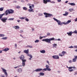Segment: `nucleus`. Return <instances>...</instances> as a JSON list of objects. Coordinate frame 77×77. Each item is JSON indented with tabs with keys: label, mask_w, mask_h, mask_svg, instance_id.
<instances>
[{
	"label": "nucleus",
	"mask_w": 77,
	"mask_h": 77,
	"mask_svg": "<svg viewBox=\"0 0 77 77\" xmlns=\"http://www.w3.org/2000/svg\"><path fill=\"white\" fill-rule=\"evenodd\" d=\"M20 60H22V66H25V62H26V60L25 59H24L25 58V57L23 55H21L19 57Z\"/></svg>",
	"instance_id": "f257e3e1"
},
{
	"label": "nucleus",
	"mask_w": 77,
	"mask_h": 77,
	"mask_svg": "<svg viewBox=\"0 0 77 77\" xmlns=\"http://www.w3.org/2000/svg\"><path fill=\"white\" fill-rule=\"evenodd\" d=\"M55 39L54 38H45L42 40V41L45 42H46L49 43L51 44V41H53Z\"/></svg>",
	"instance_id": "f03ea898"
},
{
	"label": "nucleus",
	"mask_w": 77,
	"mask_h": 77,
	"mask_svg": "<svg viewBox=\"0 0 77 77\" xmlns=\"http://www.w3.org/2000/svg\"><path fill=\"white\" fill-rule=\"evenodd\" d=\"M14 13V11L11 9L7 10L5 11V14L6 15H7L8 14H12Z\"/></svg>",
	"instance_id": "7ed1b4c3"
},
{
	"label": "nucleus",
	"mask_w": 77,
	"mask_h": 77,
	"mask_svg": "<svg viewBox=\"0 0 77 77\" xmlns=\"http://www.w3.org/2000/svg\"><path fill=\"white\" fill-rule=\"evenodd\" d=\"M44 14L45 15V17L46 18H48V17H50L53 16L52 14L47 13L46 12L44 13Z\"/></svg>",
	"instance_id": "20e7f679"
},
{
	"label": "nucleus",
	"mask_w": 77,
	"mask_h": 77,
	"mask_svg": "<svg viewBox=\"0 0 77 77\" xmlns=\"http://www.w3.org/2000/svg\"><path fill=\"white\" fill-rule=\"evenodd\" d=\"M48 2L51 3L52 4H54L55 2L54 1L51 2V0H43V3L45 4H47Z\"/></svg>",
	"instance_id": "39448f33"
},
{
	"label": "nucleus",
	"mask_w": 77,
	"mask_h": 77,
	"mask_svg": "<svg viewBox=\"0 0 77 77\" xmlns=\"http://www.w3.org/2000/svg\"><path fill=\"white\" fill-rule=\"evenodd\" d=\"M53 19L55 21L57 22L59 25H62L63 24L61 23L60 20H58L56 18H55L54 17L53 18Z\"/></svg>",
	"instance_id": "423d86ee"
},
{
	"label": "nucleus",
	"mask_w": 77,
	"mask_h": 77,
	"mask_svg": "<svg viewBox=\"0 0 77 77\" xmlns=\"http://www.w3.org/2000/svg\"><path fill=\"white\" fill-rule=\"evenodd\" d=\"M1 69L3 71V72H4L5 75L6 76H7L8 75V73L7 72V71L6 70L4 69V68H1Z\"/></svg>",
	"instance_id": "0eeeda50"
},
{
	"label": "nucleus",
	"mask_w": 77,
	"mask_h": 77,
	"mask_svg": "<svg viewBox=\"0 0 77 77\" xmlns=\"http://www.w3.org/2000/svg\"><path fill=\"white\" fill-rule=\"evenodd\" d=\"M69 71L70 72H72L74 71V70L73 69H72V68H73L74 69H75V67H69Z\"/></svg>",
	"instance_id": "6e6552de"
},
{
	"label": "nucleus",
	"mask_w": 77,
	"mask_h": 77,
	"mask_svg": "<svg viewBox=\"0 0 77 77\" xmlns=\"http://www.w3.org/2000/svg\"><path fill=\"white\" fill-rule=\"evenodd\" d=\"M67 54V53L66 52H65V51H63L62 52L61 54H59V56H61V57H63V56H64L65 55V54Z\"/></svg>",
	"instance_id": "1a4fd4ad"
},
{
	"label": "nucleus",
	"mask_w": 77,
	"mask_h": 77,
	"mask_svg": "<svg viewBox=\"0 0 77 77\" xmlns=\"http://www.w3.org/2000/svg\"><path fill=\"white\" fill-rule=\"evenodd\" d=\"M8 18L5 17H4L1 19V20H2V21L3 22V23H5L6 22V20H7Z\"/></svg>",
	"instance_id": "9d476101"
},
{
	"label": "nucleus",
	"mask_w": 77,
	"mask_h": 77,
	"mask_svg": "<svg viewBox=\"0 0 77 77\" xmlns=\"http://www.w3.org/2000/svg\"><path fill=\"white\" fill-rule=\"evenodd\" d=\"M29 8L31 9H29L28 10V11L29 12H33L34 11H33V9L32 8V6L30 5L29 6Z\"/></svg>",
	"instance_id": "9b49d317"
},
{
	"label": "nucleus",
	"mask_w": 77,
	"mask_h": 77,
	"mask_svg": "<svg viewBox=\"0 0 77 77\" xmlns=\"http://www.w3.org/2000/svg\"><path fill=\"white\" fill-rule=\"evenodd\" d=\"M52 57L54 59H59V57L58 55H53V56Z\"/></svg>",
	"instance_id": "f8f14e48"
},
{
	"label": "nucleus",
	"mask_w": 77,
	"mask_h": 77,
	"mask_svg": "<svg viewBox=\"0 0 77 77\" xmlns=\"http://www.w3.org/2000/svg\"><path fill=\"white\" fill-rule=\"evenodd\" d=\"M49 66H48V65H46V68L47 69V71H51V69H50V68H49Z\"/></svg>",
	"instance_id": "ddd939ff"
},
{
	"label": "nucleus",
	"mask_w": 77,
	"mask_h": 77,
	"mask_svg": "<svg viewBox=\"0 0 77 77\" xmlns=\"http://www.w3.org/2000/svg\"><path fill=\"white\" fill-rule=\"evenodd\" d=\"M73 32H67V34H68V35L69 36H71L72 35Z\"/></svg>",
	"instance_id": "4468645a"
},
{
	"label": "nucleus",
	"mask_w": 77,
	"mask_h": 77,
	"mask_svg": "<svg viewBox=\"0 0 77 77\" xmlns=\"http://www.w3.org/2000/svg\"><path fill=\"white\" fill-rule=\"evenodd\" d=\"M42 69H36L35 70V71L36 72H40L41 71H42Z\"/></svg>",
	"instance_id": "2eb2a0df"
},
{
	"label": "nucleus",
	"mask_w": 77,
	"mask_h": 77,
	"mask_svg": "<svg viewBox=\"0 0 77 77\" xmlns=\"http://www.w3.org/2000/svg\"><path fill=\"white\" fill-rule=\"evenodd\" d=\"M24 52L26 53V54H28L29 53V49H28L27 50H24Z\"/></svg>",
	"instance_id": "dca6fc26"
},
{
	"label": "nucleus",
	"mask_w": 77,
	"mask_h": 77,
	"mask_svg": "<svg viewBox=\"0 0 77 77\" xmlns=\"http://www.w3.org/2000/svg\"><path fill=\"white\" fill-rule=\"evenodd\" d=\"M22 69H19L18 70H17V72L21 73L22 71Z\"/></svg>",
	"instance_id": "f3484780"
},
{
	"label": "nucleus",
	"mask_w": 77,
	"mask_h": 77,
	"mask_svg": "<svg viewBox=\"0 0 77 77\" xmlns=\"http://www.w3.org/2000/svg\"><path fill=\"white\" fill-rule=\"evenodd\" d=\"M14 28L16 29H20V27L18 26H14Z\"/></svg>",
	"instance_id": "a211bd4d"
},
{
	"label": "nucleus",
	"mask_w": 77,
	"mask_h": 77,
	"mask_svg": "<svg viewBox=\"0 0 77 77\" xmlns=\"http://www.w3.org/2000/svg\"><path fill=\"white\" fill-rule=\"evenodd\" d=\"M69 4L71 5V6H75V3H69Z\"/></svg>",
	"instance_id": "6ab92c4d"
},
{
	"label": "nucleus",
	"mask_w": 77,
	"mask_h": 77,
	"mask_svg": "<svg viewBox=\"0 0 77 77\" xmlns=\"http://www.w3.org/2000/svg\"><path fill=\"white\" fill-rule=\"evenodd\" d=\"M9 50V48H5V49L4 50V51H5L6 52L7 51H8Z\"/></svg>",
	"instance_id": "aec40b11"
},
{
	"label": "nucleus",
	"mask_w": 77,
	"mask_h": 77,
	"mask_svg": "<svg viewBox=\"0 0 77 77\" xmlns=\"http://www.w3.org/2000/svg\"><path fill=\"white\" fill-rule=\"evenodd\" d=\"M40 52H41V53H45V50H43L41 51H40Z\"/></svg>",
	"instance_id": "412c9836"
},
{
	"label": "nucleus",
	"mask_w": 77,
	"mask_h": 77,
	"mask_svg": "<svg viewBox=\"0 0 77 77\" xmlns=\"http://www.w3.org/2000/svg\"><path fill=\"white\" fill-rule=\"evenodd\" d=\"M5 14V13H4L2 14H0V19L2 17V16Z\"/></svg>",
	"instance_id": "4be33fe9"
},
{
	"label": "nucleus",
	"mask_w": 77,
	"mask_h": 77,
	"mask_svg": "<svg viewBox=\"0 0 77 77\" xmlns=\"http://www.w3.org/2000/svg\"><path fill=\"white\" fill-rule=\"evenodd\" d=\"M68 12H66L65 14H63V15L64 16H66L68 15Z\"/></svg>",
	"instance_id": "5701e85b"
},
{
	"label": "nucleus",
	"mask_w": 77,
	"mask_h": 77,
	"mask_svg": "<svg viewBox=\"0 0 77 77\" xmlns=\"http://www.w3.org/2000/svg\"><path fill=\"white\" fill-rule=\"evenodd\" d=\"M47 37V36H42H42H40V37H39V38H40V39H42L43 38H45V37Z\"/></svg>",
	"instance_id": "b1692460"
},
{
	"label": "nucleus",
	"mask_w": 77,
	"mask_h": 77,
	"mask_svg": "<svg viewBox=\"0 0 77 77\" xmlns=\"http://www.w3.org/2000/svg\"><path fill=\"white\" fill-rule=\"evenodd\" d=\"M8 38L7 37H4L1 38V39L3 40H6Z\"/></svg>",
	"instance_id": "393cba45"
},
{
	"label": "nucleus",
	"mask_w": 77,
	"mask_h": 77,
	"mask_svg": "<svg viewBox=\"0 0 77 77\" xmlns=\"http://www.w3.org/2000/svg\"><path fill=\"white\" fill-rule=\"evenodd\" d=\"M5 35L3 34H0V37H4Z\"/></svg>",
	"instance_id": "a878e982"
},
{
	"label": "nucleus",
	"mask_w": 77,
	"mask_h": 77,
	"mask_svg": "<svg viewBox=\"0 0 77 77\" xmlns=\"http://www.w3.org/2000/svg\"><path fill=\"white\" fill-rule=\"evenodd\" d=\"M14 19V18H9L8 19V20L9 21H11V20H13Z\"/></svg>",
	"instance_id": "bb28decb"
},
{
	"label": "nucleus",
	"mask_w": 77,
	"mask_h": 77,
	"mask_svg": "<svg viewBox=\"0 0 77 77\" xmlns=\"http://www.w3.org/2000/svg\"><path fill=\"white\" fill-rule=\"evenodd\" d=\"M76 61V59L75 58H73V61H72L73 62H75Z\"/></svg>",
	"instance_id": "cd10ccee"
},
{
	"label": "nucleus",
	"mask_w": 77,
	"mask_h": 77,
	"mask_svg": "<svg viewBox=\"0 0 77 77\" xmlns=\"http://www.w3.org/2000/svg\"><path fill=\"white\" fill-rule=\"evenodd\" d=\"M71 22V20H68L67 22V24H68L69 23H70Z\"/></svg>",
	"instance_id": "c85d7f7f"
},
{
	"label": "nucleus",
	"mask_w": 77,
	"mask_h": 77,
	"mask_svg": "<svg viewBox=\"0 0 77 77\" xmlns=\"http://www.w3.org/2000/svg\"><path fill=\"white\" fill-rule=\"evenodd\" d=\"M4 8L3 7H2L0 8V11H2L3 10Z\"/></svg>",
	"instance_id": "c756f323"
},
{
	"label": "nucleus",
	"mask_w": 77,
	"mask_h": 77,
	"mask_svg": "<svg viewBox=\"0 0 77 77\" xmlns=\"http://www.w3.org/2000/svg\"><path fill=\"white\" fill-rule=\"evenodd\" d=\"M73 33L76 34H77V30H75V31H74L73 32Z\"/></svg>",
	"instance_id": "7c9ffc66"
},
{
	"label": "nucleus",
	"mask_w": 77,
	"mask_h": 77,
	"mask_svg": "<svg viewBox=\"0 0 77 77\" xmlns=\"http://www.w3.org/2000/svg\"><path fill=\"white\" fill-rule=\"evenodd\" d=\"M23 9L24 10H27V8L26 7H24L23 8Z\"/></svg>",
	"instance_id": "2f4dec72"
},
{
	"label": "nucleus",
	"mask_w": 77,
	"mask_h": 77,
	"mask_svg": "<svg viewBox=\"0 0 77 77\" xmlns=\"http://www.w3.org/2000/svg\"><path fill=\"white\" fill-rule=\"evenodd\" d=\"M62 24L67 25V22H63Z\"/></svg>",
	"instance_id": "473e14b6"
},
{
	"label": "nucleus",
	"mask_w": 77,
	"mask_h": 77,
	"mask_svg": "<svg viewBox=\"0 0 77 77\" xmlns=\"http://www.w3.org/2000/svg\"><path fill=\"white\" fill-rule=\"evenodd\" d=\"M40 75H41L42 76L44 75V73H42V72H41V73H40Z\"/></svg>",
	"instance_id": "72a5a7b5"
},
{
	"label": "nucleus",
	"mask_w": 77,
	"mask_h": 77,
	"mask_svg": "<svg viewBox=\"0 0 77 77\" xmlns=\"http://www.w3.org/2000/svg\"><path fill=\"white\" fill-rule=\"evenodd\" d=\"M69 11L70 12H72L73 11V9L72 8L69 9Z\"/></svg>",
	"instance_id": "f704fd0d"
},
{
	"label": "nucleus",
	"mask_w": 77,
	"mask_h": 77,
	"mask_svg": "<svg viewBox=\"0 0 77 77\" xmlns=\"http://www.w3.org/2000/svg\"><path fill=\"white\" fill-rule=\"evenodd\" d=\"M39 40H36V41H35V43H38V42H39Z\"/></svg>",
	"instance_id": "c9c22d12"
},
{
	"label": "nucleus",
	"mask_w": 77,
	"mask_h": 77,
	"mask_svg": "<svg viewBox=\"0 0 77 77\" xmlns=\"http://www.w3.org/2000/svg\"><path fill=\"white\" fill-rule=\"evenodd\" d=\"M27 47H29V48H33V47L32 46H30L29 45H28Z\"/></svg>",
	"instance_id": "e433bc0d"
},
{
	"label": "nucleus",
	"mask_w": 77,
	"mask_h": 77,
	"mask_svg": "<svg viewBox=\"0 0 77 77\" xmlns=\"http://www.w3.org/2000/svg\"><path fill=\"white\" fill-rule=\"evenodd\" d=\"M74 48V47L72 45H71V46L69 47V48Z\"/></svg>",
	"instance_id": "4c0bfd02"
},
{
	"label": "nucleus",
	"mask_w": 77,
	"mask_h": 77,
	"mask_svg": "<svg viewBox=\"0 0 77 77\" xmlns=\"http://www.w3.org/2000/svg\"><path fill=\"white\" fill-rule=\"evenodd\" d=\"M57 44H54L53 45V46L54 47L56 46H57Z\"/></svg>",
	"instance_id": "58836bf2"
},
{
	"label": "nucleus",
	"mask_w": 77,
	"mask_h": 77,
	"mask_svg": "<svg viewBox=\"0 0 77 77\" xmlns=\"http://www.w3.org/2000/svg\"><path fill=\"white\" fill-rule=\"evenodd\" d=\"M20 19L21 20H23L24 17H20Z\"/></svg>",
	"instance_id": "ea45409f"
},
{
	"label": "nucleus",
	"mask_w": 77,
	"mask_h": 77,
	"mask_svg": "<svg viewBox=\"0 0 77 77\" xmlns=\"http://www.w3.org/2000/svg\"><path fill=\"white\" fill-rule=\"evenodd\" d=\"M16 8L17 9H19L20 8V6H17V7H16Z\"/></svg>",
	"instance_id": "a19ab883"
},
{
	"label": "nucleus",
	"mask_w": 77,
	"mask_h": 77,
	"mask_svg": "<svg viewBox=\"0 0 77 77\" xmlns=\"http://www.w3.org/2000/svg\"><path fill=\"white\" fill-rule=\"evenodd\" d=\"M25 20L27 21V22H28L29 21V20L28 18H26V19H25Z\"/></svg>",
	"instance_id": "79ce46f5"
},
{
	"label": "nucleus",
	"mask_w": 77,
	"mask_h": 77,
	"mask_svg": "<svg viewBox=\"0 0 77 77\" xmlns=\"http://www.w3.org/2000/svg\"><path fill=\"white\" fill-rule=\"evenodd\" d=\"M20 67V66H17L16 67H14V68L15 69H17L18 68H19Z\"/></svg>",
	"instance_id": "37998d69"
},
{
	"label": "nucleus",
	"mask_w": 77,
	"mask_h": 77,
	"mask_svg": "<svg viewBox=\"0 0 77 77\" xmlns=\"http://www.w3.org/2000/svg\"><path fill=\"white\" fill-rule=\"evenodd\" d=\"M43 70H45V71H46L47 70V69H46V68L45 69H43Z\"/></svg>",
	"instance_id": "c03bdc74"
},
{
	"label": "nucleus",
	"mask_w": 77,
	"mask_h": 77,
	"mask_svg": "<svg viewBox=\"0 0 77 77\" xmlns=\"http://www.w3.org/2000/svg\"><path fill=\"white\" fill-rule=\"evenodd\" d=\"M20 33H22L23 32V30H20Z\"/></svg>",
	"instance_id": "a18cd8bd"
},
{
	"label": "nucleus",
	"mask_w": 77,
	"mask_h": 77,
	"mask_svg": "<svg viewBox=\"0 0 77 77\" xmlns=\"http://www.w3.org/2000/svg\"><path fill=\"white\" fill-rule=\"evenodd\" d=\"M50 35V33L48 32V33H47V35Z\"/></svg>",
	"instance_id": "49530a36"
},
{
	"label": "nucleus",
	"mask_w": 77,
	"mask_h": 77,
	"mask_svg": "<svg viewBox=\"0 0 77 77\" xmlns=\"http://www.w3.org/2000/svg\"><path fill=\"white\" fill-rule=\"evenodd\" d=\"M61 39L60 38H58V39H56V41H60Z\"/></svg>",
	"instance_id": "de8ad7c7"
},
{
	"label": "nucleus",
	"mask_w": 77,
	"mask_h": 77,
	"mask_svg": "<svg viewBox=\"0 0 77 77\" xmlns=\"http://www.w3.org/2000/svg\"><path fill=\"white\" fill-rule=\"evenodd\" d=\"M29 57H30V58H32V56L31 55H30Z\"/></svg>",
	"instance_id": "09e8293b"
},
{
	"label": "nucleus",
	"mask_w": 77,
	"mask_h": 77,
	"mask_svg": "<svg viewBox=\"0 0 77 77\" xmlns=\"http://www.w3.org/2000/svg\"><path fill=\"white\" fill-rule=\"evenodd\" d=\"M69 63H71L72 62V61L71 60H69Z\"/></svg>",
	"instance_id": "8fccbe9b"
},
{
	"label": "nucleus",
	"mask_w": 77,
	"mask_h": 77,
	"mask_svg": "<svg viewBox=\"0 0 77 77\" xmlns=\"http://www.w3.org/2000/svg\"><path fill=\"white\" fill-rule=\"evenodd\" d=\"M58 2H61V0H57Z\"/></svg>",
	"instance_id": "3c124183"
},
{
	"label": "nucleus",
	"mask_w": 77,
	"mask_h": 77,
	"mask_svg": "<svg viewBox=\"0 0 77 77\" xmlns=\"http://www.w3.org/2000/svg\"><path fill=\"white\" fill-rule=\"evenodd\" d=\"M74 48L77 49V46H74Z\"/></svg>",
	"instance_id": "603ef678"
},
{
	"label": "nucleus",
	"mask_w": 77,
	"mask_h": 77,
	"mask_svg": "<svg viewBox=\"0 0 77 77\" xmlns=\"http://www.w3.org/2000/svg\"><path fill=\"white\" fill-rule=\"evenodd\" d=\"M47 63L48 64V65H49V63L48 61H47Z\"/></svg>",
	"instance_id": "864d4df0"
},
{
	"label": "nucleus",
	"mask_w": 77,
	"mask_h": 77,
	"mask_svg": "<svg viewBox=\"0 0 77 77\" xmlns=\"http://www.w3.org/2000/svg\"><path fill=\"white\" fill-rule=\"evenodd\" d=\"M32 8H34V5L33 4H32Z\"/></svg>",
	"instance_id": "5fc2aeb1"
},
{
	"label": "nucleus",
	"mask_w": 77,
	"mask_h": 77,
	"mask_svg": "<svg viewBox=\"0 0 77 77\" xmlns=\"http://www.w3.org/2000/svg\"><path fill=\"white\" fill-rule=\"evenodd\" d=\"M75 22L77 21V18H76L75 20Z\"/></svg>",
	"instance_id": "6e6d98bb"
},
{
	"label": "nucleus",
	"mask_w": 77,
	"mask_h": 77,
	"mask_svg": "<svg viewBox=\"0 0 77 77\" xmlns=\"http://www.w3.org/2000/svg\"><path fill=\"white\" fill-rule=\"evenodd\" d=\"M27 18H26V17H24V19H26Z\"/></svg>",
	"instance_id": "4d7b16f0"
},
{
	"label": "nucleus",
	"mask_w": 77,
	"mask_h": 77,
	"mask_svg": "<svg viewBox=\"0 0 77 77\" xmlns=\"http://www.w3.org/2000/svg\"><path fill=\"white\" fill-rule=\"evenodd\" d=\"M20 36L21 37H22L23 38H24L23 37V36L21 34L20 35Z\"/></svg>",
	"instance_id": "13d9d810"
},
{
	"label": "nucleus",
	"mask_w": 77,
	"mask_h": 77,
	"mask_svg": "<svg viewBox=\"0 0 77 77\" xmlns=\"http://www.w3.org/2000/svg\"><path fill=\"white\" fill-rule=\"evenodd\" d=\"M75 57L76 58V59H77V56H75Z\"/></svg>",
	"instance_id": "bf43d9fd"
},
{
	"label": "nucleus",
	"mask_w": 77,
	"mask_h": 77,
	"mask_svg": "<svg viewBox=\"0 0 77 77\" xmlns=\"http://www.w3.org/2000/svg\"><path fill=\"white\" fill-rule=\"evenodd\" d=\"M15 46H16V47H17V45L16 44H15Z\"/></svg>",
	"instance_id": "052dcab7"
},
{
	"label": "nucleus",
	"mask_w": 77,
	"mask_h": 77,
	"mask_svg": "<svg viewBox=\"0 0 77 77\" xmlns=\"http://www.w3.org/2000/svg\"><path fill=\"white\" fill-rule=\"evenodd\" d=\"M68 1H67L65 3H68Z\"/></svg>",
	"instance_id": "680f3d73"
},
{
	"label": "nucleus",
	"mask_w": 77,
	"mask_h": 77,
	"mask_svg": "<svg viewBox=\"0 0 77 77\" xmlns=\"http://www.w3.org/2000/svg\"><path fill=\"white\" fill-rule=\"evenodd\" d=\"M20 20H17V22L19 23L20 22Z\"/></svg>",
	"instance_id": "e2e57ef3"
},
{
	"label": "nucleus",
	"mask_w": 77,
	"mask_h": 77,
	"mask_svg": "<svg viewBox=\"0 0 77 77\" xmlns=\"http://www.w3.org/2000/svg\"><path fill=\"white\" fill-rule=\"evenodd\" d=\"M2 52V51L1 50L0 51V53H1Z\"/></svg>",
	"instance_id": "0e129e2a"
},
{
	"label": "nucleus",
	"mask_w": 77,
	"mask_h": 77,
	"mask_svg": "<svg viewBox=\"0 0 77 77\" xmlns=\"http://www.w3.org/2000/svg\"><path fill=\"white\" fill-rule=\"evenodd\" d=\"M27 56H30V55H29V54H27Z\"/></svg>",
	"instance_id": "69168bd1"
},
{
	"label": "nucleus",
	"mask_w": 77,
	"mask_h": 77,
	"mask_svg": "<svg viewBox=\"0 0 77 77\" xmlns=\"http://www.w3.org/2000/svg\"><path fill=\"white\" fill-rule=\"evenodd\" d=\"M75 51L76 52H77V49L75 50Z\"/></svg>",
	"instance_id": "338daca9"
},
{
	"label": "nucleus",
	"mask_w": 77,
	"mask_h": 77,
	"mask_svg": "<svg viewBox=\"0 0 77 77\" xmlns=\"http://www.w3.org/2000/svg\"><path fill=\"white\" fill-rule=\"evenodd\" d=\"M57 72L58 73H60V71H58Z\"/></svg>",
	"instance_id": "774afa93"
}]
</instances>
